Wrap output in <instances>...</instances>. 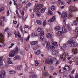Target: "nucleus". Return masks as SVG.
Returning a JSON list of instances; mask_svg holds the SVG:
<instances>
[{"label": "nucleus", "mask_w": 78, "mask_h": 78, "mask_svg": "<svg viewBox=\"0 0 78 78\" xmlns=\"http://www.w3.org/2000/svg\"><path fill=\"white\" fill-rule=\"evenodd\" d=\"M19 52V49L17 47L16 48V49L15 51H11L10 52V53L9 55V57H11L12 58L14 57L15 56V54H17Z\"/></svg>", "instance_id": "f257e3e1"}, {"label": "nucleus", "mask_w": 78, "mask_h": 78, "mask_svg": "<svg viewBox=\"0 0 78 78\" xmlns=\"http://www.w3.org/2000/svg\"><path fill=\"white\" fill-rule=\"evenodd\" d=\"M68 44H69V46L71 47H76L77 46V44L75 42V41L73 40L68 41Z\"/></svg>", "instance_id": "f03ea898"}, {"label": "nucleus", "mask_w": 78, "mask_h": 78, "mask_svg": "<svg viewBox=\"0 0 78 78\" xmlns=\"http://www.w3.org/2000/svg\"><path fill=\"white\" fill-rule=\"evenodd\" d=\"M44 31H42L40 34V41H41V42L44 41V39H45V38L44 37Z\"/></svg>", "instance_id": "7ed1b4c3"}, {"label": "nucleus", "mask_w": 78, "mask_h": 78, "mask_svg": "<svg viewBox=\"0 0 78 78\" xmlns=\"http://www.w3.org/2000/svg\"><path fill=\"white\" fill-rule=\"evenodd\" d=\"M6 71L3 70H1L0 71V78H5Z\"/></svg>", "instance_id": "20e7f679"}, {"label": "nucleus", "mask_w": 78, "mask_h": 78, "mask_svg": "<svg viewBox=\"0 0 78 78\" xmlns=\"http://www.w3.org/2000/svg\"><path fill=\"white\" fill-rule=\"evenodd\" d=\"M77 9L76 7H74L73 6H71L70 7V9L69 11V13H72L73 11H76Z\"/></svg>", "instance_id": "39448f33"}, {"label": "nucleus", "mask_w": 78, "mask_h": 78, "mask_svg": "<svg viewBox=\"0 0 78 78\" xmlns=\"http://www.w3.org/2000/svg\"><path fill=\"white\" fill-rule=\"evenodd\" d=\"M60 58L62 59V60L63 61H66V55L64 54H61L60 55Z\"/></svg>", "instance_id": "423d86ee"}, {"label": "nucleus", "mask_w": 78, "mask_h": 78, "mask_svg": "<svg viewBox=\"0 0 78 78\" xmlns=\"http://www.w3.org/2000/svg\"><path fill=\"white\" fill-rule=\"evenodd\" d=\"M35 7L37 8V9L39 10L42 8V5L39 3H37L36 4Z\"/></svg>", "instance_id": "0eeeda50"}, {"label": "nucleus", "mask_w": 78, "mask_h": 78, "mask_svg": "<svg viewBox=\"0 0 78 78\" xmlns=\"http://www.w3.org/2000/svg\"><path fill=\"white\" fill-rule=\"evenodd\" d=\"M4 36L2 34H0V42L1 43H2L4 41Z\"/></svg>", "instance_id": "6e6552de"}, {"label": "nucleus", "mask_w": 78, "mask_h": 78, "mask_svg": "<svg viewBox=\"0 0 78 78\" xmlns=\"http://www.w3.org/2000/svg\"><path fill=\"white\" fill-rule=\"evenodd\" d=\"M56 20V17L55 16H53L51 19H50L49 20H48V22H53L55 20Z\"/></svg>", "instance_id": "1a4fd4ad"}, {"label": "nucleus", "mask_w": 78, "mask_h": 78, "mask_svg": "<svg viewBox=\"0 0 78 78\" xmlns=\"http://www.w3.org/2000/svg\"><path fill=\"white\" fill-rule=\"evenodd\" d=\"M67 13L66 12H64L61 14V17H62V18H63V19H65V18H66V17H67Z\"/></svg>", "instance_id": "9d476101"}, {"label": "nucleus", "mask_w": 78, "mask_h": 78, "mask_svg": "<svg viewBox=\"0 0 78 78\" xmlns=\"http://www.w3.org/2000/svg\"><path fill=\"white\" fill-rule=\"evenodd\" d=\"M58 53V51L56 50H53L52 51V54L53 55H56Z\"/></svg>", "instance_id": "9b49d317"}, {"label": "nucleus", "mask_w": 78, "mask_h": 78, "mask_svg": "<svg viewBox=\"0 0 78 78\" xmlns=\"http://www.w3.org/2000/svg\"><path fill=\"white\" fill-rule=\"evenodd\" d=\"M29 78H37V76L36 74H33L29 76Z\"/></svg>", "instance_id": "f8f14e48"}, {"label": "nucleus", "mask_w": 78, "mask_h": 78, "mask_svg": "<svg viewBox=\"0 0 78 78\" xmlns=\"http://www.w3.org/2000/svg\"><path fill=\"white\" fill-rule=\"evenodd\" d=\"M32 5V4L31 3H28L26 5V7H25V10H27V6H28V7H30Z\"/></svg>", "instance_id": "ddd939ff"}, {"label": "nucleus", "mask_w": 78, "mask_h": 78, "mask_svg": "<svg viewBox=\"0 0 78 78\" xmlns=\"http://www.w3.org/2000/svg\"><path fill=\"white\" fill-rule=\"evenodd\" d=\"M38 43V42L37 41H32L30 43V44L32 45H36V44H37Z\"/></svg>", "instance_id": "4468645a"}, {"label": "nucleus", "mask_w": 78, "mask_h": 78, "mask_svg": "<svg viewBox=\"0 0 78 78\" xmlns=\"http://www.w3.org/2000/svg\"><path fill=\"white\" fill-rule=\"evenodd\" d=\"M46 47L48 49L49 51H51V50L48 49L50 48V42H48L47 44H46Z\"/></svg>", "instance_id": "2eb2a0df"}, {"label": "nucleus", "mask_w": 78, "mask_h": 78, "mask_svg": "<svg viewBox=\"0 0 78 78\" xmlns=\"http://www.w3.org/2000/svg\"><path fill=\"white\" fill-rule=\"evenodd\" d=\"M56 47V46L55 45H51L50 46V49L51 50H54L55 49V48Z\"/></svg>", "instance_id": "dca6fc26"}, {"label": "nucleus", "mask_w": 78, "mask_h": 78, "mask_svg": "<svg viewBox=\"0 0 78 78\" xmlns=\"http://www.w3.org/2000/svg\"><path fill=\"white\" fill-rule=\"evenodd\" d=\"M46 37L47 38H50L52 37V34L50 33H48L46 34Z\"/></svg>", "instance_id": "f3484780"}, {"label": "nucleus", "mask_w": 78, "mask_h": 78, "mask_svg": "<svg viewBox=\"0 0 78 78\" xmlns=\"http://www.w3.org/2000/svg\"><path fill=\"white\" fill-rule=\"evenodd\" d=\"M7 63L9 64H12V61H11V58H8Z\"/></svg>", "instance_id": "a211bd4d"}, {"label": "nucleus", "mask_w": 78, "mask_h": 78, "mask_svg": "<svg viewBox=\"0 0 78 78\" xmlns=\"http://www.w3.org/2000/svg\"><path fill=\"white\" fill-rule=\"evenodd\" d=\"M3 57H0V67L3 65V62H2V59H3Z\"/></svg>", "instance_id": "6ab92c4d"}, {"label": "nucleus", "mask_w": 78, "mask_h": 78, "mask_svg": "<svg viewBox=\"0 0 78 78\" xmlns=\"http://www.w3.org/2000/svg\"><path fill=\"white\" fill-rule=\"evenodd\" d=\"M77 48L74 49L73 50V52L74 55H76V54H77Z\"/></svg>", "instance_id": "aec40b11"}, {"label": "nucleus", "mask_w": 78, "mask_h": 78, "mask_svg": "<svg viewBox=\"0 0 78 78\" xmlns=\"http://www.w3.org/2000/svg\"><path fill=\"white\" fill-rule=\"evenodd\" d=\"M34 53L35 55H39L41 53V51L39 50H38L37 51H35Z\"/></svg>", "instance_id": "412c9836"}, {"label": "nucleus", "mask_w": 78, "mask_h": 78, "mask_svg": "<svg viewBox=\"0 0 78 78\" xmlns=\"http://www.w3.org/2000/svg\"><path fill=\"white\" fill-rule=\"evenodd\" d=\"M62 31L63 33H66L67 32V30L63 26L62 28Z\"/></svg>", "instance_id": "4be33fe9"}, {"label": "nucleus", "mask_w": 78, "mask_h": 78, "mask_svg": "<svg viewBox=\"0 0 78 78\" xmlns=\"http://www.w3.org/2000/svg\"><path fill=\"white\" fill-rule=\"evenodd\" d=\"M62 31H59L57 32L56 34V36H59L60 35L62 34Z\"/></svg>", "instance_id": "5701e85b"}, {"label": "nucleus", "mask_w": 78, "mask_h": 78, "mask_svg": "<svg viewBox=\"0 0 78 78\" xmlns=\"http://www.w3.org/2000/svg\"><path fill=\"white\" fill-rule=\"evenodd\" d=\"M61 30V27L60 26H57L55 28V30L56 31H58V30Z\"/></svg>", "instance_id": "b1692460"}, {"label": "nucleus", "mask_w": 78, "mask_h": 78, "mask_svg": "<svg viewBox=\"0 0 78 78\" xmlns=\"http://www.w3.org/2000/svg\"><path fill=\"white\" fill-rule=\"evenodd\" d=\"M45 8H43L41 10L40 12L41 13H43L45 12Z\"/></svg>", "instance_id": "393cba45"}, {"label": "nucleus", "mask_w": 78, "mask_h": 78, "mask_svg": "<svg viewBox=\"0 0 78 78\" xmlns=\"http://www.w3.org/2000/svg\"><path fill=\"white\" fill-rule=\"evenodd\" d=\"M20 69H21V66H20L15 67L16 70H20Z\"/></svg>", "instance_id": "a878e982"}, {"label": "nucleus", "mask_w": 78, "mask_h": 78, "mask_svg": "<svg viewBox=\"0 0 78 78\" xmlns=\"http://www.w3.org/2000/svg\"><path fill=\"white\" fill-rule=\"evenodd\" d=\"M20 56H19L18 55H16L13 58V59L16 60L17 59H20Z\"/></svg>", "instance_id": "bb28decb"}, {"label": "nucleus", "mask_w": 78, "mask_h": 78, "mask_svg": "<svg viewBox=\"0 0 78 78\" xmlns=\"http://www.w3.org/2000/svg\"><path fill=\"white\" fill-rule=\"evenodd\" d=\"M55 9H56V7L55 6L52 5L51 8V11H54L55 10Z\"/></svg>", "instance_id": "cd10ccee"}, {"label": "nucleus", "mask_w": 78, "mask_h": 78, "mask_svg": "<svg viewBox=\"0 0 78 78\" xmlns=\"http://www.w3.org/2000/svg\"><path fill=\"white\" fill-rule=\"evenodd\" d=\"M45 64H49L50 63V60L48 59L46 60L45 61Z\"/></svg>", "instance_id": "c85d7f7f"}, {"label": "nucleus", "mask_w": 78, "mask_h": 78, "mask_svg": "<svg viewBox=\"0 0 78 78\" xmlns=\"http://www.w3.org/2000/svg\"><path fill=\"white\" fill-rule=\"evenodd\" d=\"M17 33V36L18 37H21V35H20V32L19 31H18Z\"/></svg>", "instance_id": "c756f323"}, {"label": "nucleus", "mask_w": 78, "mask_h": 78, "mask_svg": "<svg viewBox=\"0 0 78 78\" xmlns=\"http://www.w3.org/2000/svg\"><path fill=\"white\" fill-rule=\"evenodd\" d=\"M36 22L37 24H39V25H41V21L40 20H37Z\"/></svg>", "instance_id": "7c9ffc66"}, {"label": "nucleus", "mask_w": 78, "mask_h": 78, "mask_svg": "<svg viewBox=\"0 0 78 78\" xmlns=\"http://www.w3.org/2000/svg\"><path fill=\"white\" fill-rule=\"evenodd\" d=\"M30 36L28 35L27 37H25V40L26 41H28V40H29V39H30Z\"/></svg>", "instance_id": "2f4dec72"}, {"label": "nucleus", "mask_w": 78, "mask_h": 78, "mask_svg": "<svg viewBox=\"0 0 78 78\" xmlns=\"http://www.w3.org/2000/svg\"><path fill=\"white\" fill-rule=\"evenodd\" d=\"M36 13L38 17H40V16H41V13H40V12H36Z\"/></svg>", "instance_id": "473e14b6"}, {"label": "nucleus", "mask_w": 78, "mask_h": 78, "mask_svg": "<svg viewBox=\"0 0 78 78\" xmlns=\"http://www.w3.org/2000/svg\"><path fill=\"white\" fill-rule=\"evenodd\" d=\"M48 13L50 15H52L53 14V12L51 10H48Z\"/></svg>", "instance_id": "72a5a7b5"}, {"label": "nucleus", "mask_w": 78, "mask_h": 78, "mask_svg": "<svg viewBox=\"0 0 78 78\" xmlns=\"http://www.w3.org/2000/svg\"><path fill=\"white\" fill-rule=\"evenodd\" d=\"M43 75H44V76H48V73H47V72L45 71L44 73H43Z\"/></svg>", "instance_id": "f704fd0d"}, {"label": "nucleus", "mask_w": 78, "mask_h": 78, "mask_svg": "<svg viewBox=\"0 0 78 78\" xmlns=\"http://www.w3.org/2000/svg\"><path fill=\"white\" fill-rule=\"evenodd\" d=\"M66 26L68 27V28L69 30V31H70V30H71V28L70 27V25L69 24H68L67 25H66Z\"/></svg>", "instance_id": "c9c22d12"}, {"label": "nucleus", "mask_w": 78, "mask_h": 78, "mask_svg": "<svg viewBox=\"0 0 78 78\" xmlns=\"http://www.w3.org/2000/svg\"><path fill=\"white\" fill-rule=\"evenodd\" d=\"M67 47H69V45L67 44H65L63 45V47H64L65 48Z\"/></svg>", "instance_id": "e433bc0d"}, {"label": "nucleus", "mask_w": 78, "mask_h": 78, "mask_svg": "<svg viewBox=\"0 0 78 78\" xmlns=\"http://www.w3.org/2000/svg\"><path fill=\"white\" fill-rule=\"evenodd\" d=\"M37 10H38L37 9V8L36 7H35L34 8V12H37Z\"/></svg>", "instance_id": "4c0bfd02"}, {"label": "nucleus", "mask_w": 78, "mask_h": 78, "mask_svg": "<svg viewBox=\"0 0 78 78\" xmlns=\"http://www.w3.org/2000/svg\"><path fill=\"white\" fill-rule=\"evenodd\" d=\"M74 24L75 26H76V25H78V24L77 23V21L76 20L74 21Z\"/></svg>", "instance_id": "58836bf2"}, {"label": "nucleus", "mask_w": 78, "mask_h": 78, "mask_svg": "<svg viewBox=\"0 0 78 78\" xmlns=\"http://www.w3.org/2000/svg\"><path fill=\"white\" fill-rule=\"evenodd\" d=\"M46 22H47V21H46V20H44V22H43V26H45V25H46Z\"/></svg>", "instance_id": "ea45409f"}, {"label": "nucleus", "mask_w": 78, "mask_h": 78, "mask_svg": "<svg viewBox=\"0 0 78 78\" xmlns=\"http://www.w3.org/2000/svg\"><path fill=\"white\" fill-rule=\"evenodd\" d=\"M4 10V8H0V12H2V11H3Z\"/></svg>", "instance_id": "a19ab883"}, {"label": "nucleus", "mask_w": 78, "mask_h": 78, "mask_svg": "<svg viewBox=\"0 0 78 78\" xmlns=\"http://www.w3.org/2000/svg\"><path fill=\"white\" fill-rule=\"evenodd\" d=\"M35 66H37L39 65V62H38L37 60L35 61Z\"/></svg>", "instance_id": "79ce46f5"}, {"label": "nucleus", "mask_w": 78, "mask_h": 78, "mask_svg": "<svg viewBox=\"0 0 78 78\" xmlns=\"http://www.w3.org/2000/svg\"><path fill=\"white\" fill-rule=\"evenodd\" d=\"M14 2V5H17V3L16 2H17V0H13Z\"/></svg>", "instance_id": "37998d69"}, {"label": "nucleus", "mask_w": 78, "mask_h": 78, "mask_svg": "<svg viewBox=\"0 0 78 78\" xmlns=\"http://www.w3.org/2000/svg\"><path fill=\"white\" fill-rule=\"evenodd\" d=\"M75 33L76 35H78V29L76 30Z\"/></svg>", "instance_id": "c03bdc74"}, {"label": "nucleus", "mask_w": 78, "mask_h": 78, "mask_svg": "<svg viewBox=\"0 0 78 78\" xmlns=\"http://www.w3.org/2000/svg\"><path fill=\"white\" fill-rule=\"evenodd\" d=\"M53 45H54L56 46H57V45H58V44H57V42H53Z\"/></svg>", "instance_id": "a18cd8bd"}, {"label": "nucleus", "mask_w": 78, "mask_h": 78, "mask_svg": "<svg viewBox=\"0 0 78 78\" xmlns=\"http://www.w3.org/2000/svg\"><path fill=\"white\" fill-rule=\"evenodd\" d=\"M70 78H73V74L72 73H70L69 75Z\"/></svg>", "instance_id": "49530a36"}, {"label": "nucleus", "mask_w": 78, "mask_h": 78, "mask_svg": "<svg viewBox=\"0 0 78 78\" xmlns=\"http://www.w3.org/2000/svg\"><path fill=\"white\" fill-rule=\"evenodd\" d=\"M50 61L51 64H53V60L52 59H50Z\"/></svg>", "instance_id": "de8ad7c7"}, {"label": "nucleus", "mask_w": 78, "mask_h": 78, "mask_svg": "<svg viewBox=\"0 0 78 78\" xmlns=\"http://www.w3.org/2000/svg\"><path fill=\"white\" fill-rule=\"evenodd\" d=\"M37 31H38V32H41V31H42V29L41 28H38V29L37 30Z\"/></svg>", "instance_id": "09e8293b"}, {"label": "nucleus", "mask_w": 78, "mask_h": 78, "mask_svg": "<svg viewBox=\"0 0 78 78\" xmlns=\"http://www.w3.org/2000/svg\"><path fill=\"white\" fill-rule=\"evenodd\" d=\"M3 46V47H5V44L2 43V45L0 44V47H2Z\"/></svg>", "instance_id": "8fccbe9b"}, {"label": "nucleus", "mask_w": 78, "mask_h": 78, "mask_svg": "<svg viewBox=\"0 0 78 78\" xmlns=\"http://www.w3.org/2000/svg\"><path fill=\"white\" fill-rule=\"evenodd\" d=\"M21 53L22 55H25V51H22Z\"/></svg>", "instance_id": "3c124183"}, {"label": "nucleus", "mask_w": 78, "mask_h": 78, "mask_svg": "<svg viewBox=\"0 0 78 78\" xmlns=\"http://www.w3.org/2000/svg\"><path fill=\"white\" fill-rule=\"evenodd\" d=\"M60 3L62 5H64L65 4V3L64 2V1H61Z\"/></svg>", "instance_id": "603ef678"}, {"label": "nucleus", "mask_w": 78, "mask_h": 78, "mask_svg": "<svg viewBox=\"0 0 78 78\" xmlns=\"http://www.w3.org/2000/svg\"><path fill=\"white\" fill-rule=\"evenodd\" d=\"M14 45V43H12L11 44V46L10 47H9V48H12V46H13V45Z\"/></svg>", "instance_id": "864d4df0"}, {"label": "nucleus", "mask_w": 78, "mask_h": 78, "mask_svg": "<svg viewBox=\"0 0 78 78\" xmlns=\"http://www.w3.org/2000/svg\"><path fill=\"white\" fill-rule=\"evenodd\" d=\"M7 34L8 35V37H9V36H11V34L9 32H8Z\"/></svg>", "instance_id": "5fc2aeb1"}, {"label": "nucleus", "mask_w": 78, "mask_h": 78, "mask_svg": "<svg viewBox=\"0 0 78 78\" xmlns=\"http://www.w3.org/2000/svg\"><path fill=\"white\" fill-rule=\"evenodd\" d=\"M60 3H61V1H58L57 2V5L59 6V4H60Z\"/></svg>", "instance_id": "6e6d98bb"}, {"label": "nucleus", "mask_w": 78, "mask_h": 78, "mask_svg": "<svg viewBox=\"0 0 78 78\" xmlns=\"http://www.w3.org/2000/svg\"><path fill=\"white\" fill-rule=\"evenodd\" d=\"M59 37V38H62L64 37V36L62 34H61Z\"/></svg>", "instance_id": "4d7b16f0"}, {"label": "nucleus", "mask_w": 78, "mask_h": 78, "mask_svg": "<svg viewBox=\"0 0 78 78\" xmlns=\"http://www.w3.org/2000/svg\"><path fill=\"white\" fill-rule=\"evenodd\" d=\"M9 15V10H8L7 12V16H8Z\"/></svg>", "instance_id": "13d9d810"}, {"label": "nucleus", "mask_w": 78, "mask_h": 78, "mask_svg": "<svg viewBox=\"0 0 78 78\" xmlns=\"http://www.w3.org/2000/svg\"><path fill=\"white\" fill-rule=\"evenodd\" d=\"M69 17H73V15L72 14H70L69 15Z\"/></svg>", "instance_id": "bf43d9fd"}, {"label": "nucleus", "mask_w": 78, "mask_h": 78, "mask_svg": "<svg viewBox=\"0 0 78 78\" xmlns=\"http://www.w3.org/2000/svg\"><path fill=\"white\" fill-rule=\"evenodd\" d=\"M31 36L33 37H34V36H35V34H34V33L32 34H31Z\"/></svg>", "instance_id": "052dcab7"}, {"label": "nucleus", "mask_w": 78, "mask_h": 78, "mask_svg": "<svg viewBox=\"0 0 78 78\" xmlns=\"http://www.w3.org/2000/svg\"><path fill=\"white\" fill-rule=\"evenodd\" d=\"M8 30H9V29L8 27H7L5 29V32H6Z\"/></svg>", "instance_id": "680f3d73"}, {"label": "nucleus", "mask_w": 78, "mask_h": 78, "mask_svg": "<svg viewBox=\"0 0 78 78\" xmlns=\"http://www.w3.org/2000/svg\"><path fill=\"white\" fill-rule=\"evenodd\" d=\"M75 69H73V70L71 71V73L72 74V73H74V72H75Z\"/></svg>", "instance_id": "e2e57ef3"}, {"label": "nucleus", "mask_w": 78, "mask_h": 78, "mask_svg": "<svg viewBox=\"0 0 78 78\" xmlns=\"http://www.w3.org/2000/svg\"><path fill=\"white\" fill-rule=\"evenodd\" d=\"M53 75H55L56 76L57 75V73L55 72L53 73Z\"/></svg>", "instance_id": "0e129e2a"}, {"label": "nucleus", "mask_w": 78, "mask_h": 78, "mask_svg": "<svg viewBox=\"0 0 78 78\" xmlns=\"http://www.w3.org/2000/svg\"><path fill=\"white\" fill-rule=\"evenodd\" d=\"M28 68H27L26 69H24V71L25 72H27V71H28Z\"/></svg>", "instance_id": "69168bd1"}, {"label": "nucleus", "mask_w": 78, "mask_h": 78, "mask_svg": "<svg viewBox=\"0 0 78 78\" xmlns=\"http://www.w3.org/2000/svg\"><path fill=\"white\" fill-rule=\"evenodd\" d=\"M11 73L12 74H14V73H15L16 72L14 71H12Z\"/></svg>", "instance_id": "338daca9"}, {"label": "nucleus", "mask_w": 78, "mask_h": 78, "mask_svg": "<svg viewBox=\"0 0 78 78\" xmlns=\"http://www.w3.org/2000/svg\"><path fill=\"white\" fill-rule=\"evenodd\" d=\"M63 78H67V76H64Z\"/></svg>", "instance_id": "774afa93"}]
</instances>
